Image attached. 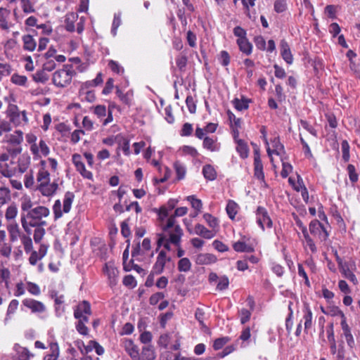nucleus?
<instances>
[{
	"instance_id": "obj_1",
	"label": "nucleus",
	"mask_w": 360,
	"mask_h": 360,
	"mask_svg": "<svg viewBox=\"0 0 360 360\" xmlns=\"http://www.w3.org/2000/svg\"><path fill=\"white\" fill-rule=\"evenodd\" d=\"M50 214L49 210L44 206L33 207L27 213H21V224L24 231L28 234H32V226H46L44 220Z\"/></svg>"
},
{
	"instance_id": "obj_2",
	"label": "nucleus",
	"mask_w": 360,
	"mask_h": 360,
	"mask_svg": "<svg viewBox=\"0 0 360 360\" xmlns=\"http://www.w3.org/2000/svg\"><path fill=\"white\" fill-rule=\"evenodd\" d=\"M188 209L186 207H178L175 210L174 214L169 216L167 219V223L162 226L164 231H169L170 235V241L174 245L179 247L181 238L183 236V230L179 224H176V217H182L187 213Z\"/></svg>"
},
{
	"instance_id": "obj_3",
	"label": "nucleus",
	"mask_w": 360,
	"mask_h": 360,
	"mask_svg": "<svg viewBox=\"0 0 360 360\" xmlns=\"http://www.w3.org/2000/svg\"><path fill=\"white\" fill-rule=\"evenodd\" d=\"M23 141V133L15 130L13 134H6L2 142L7 143V151L13 156H16L22 151L21 143Z\"/></svg>"
},
{
	"instance_id": "obj_4",
	"label": "nucleus",
	"mask_w": 360,
	"mask_h": 360,
	"mask_svg": "<svg viewBox=\"0 0 360 360\" xmlns=\"http://www.w3.org/2000/svg\"><path fill=\"white\" fill-rule=\"evenodd\" d=\"M75 72L71 66L56 71L53 75V83L58 87H65L70 84Z\"/></svg>"
},
{
	"instance_id": "obj_5",
	"label": "nucleus",
	"mask_w": 360,
	"mask_h": 360,
	"mask_svg": "<svg viewBox=\"0 0 360 360\" xmlns=\"http://www.w3.org/2000/svg\"><path fill=\"white\" fill-rule=\"evenodd\" d=\"M6 116L15 127L25 124L28 122L26 111H20L18 106L15 105H8V109L6 110Z\"/></svg>"
},
{
	"instance_id": "obj_6",
	"label": "nucleus",
	"mask_w": 360,
	"mask_h": 360,
	"mask_svg": "<svg viewBox=\"0 0 360 360\" xmlns=\"http://www.w3.org/2000/svg\"><path fill=\"white\" fill-rule=\"evenodd\" d=\"M257 222L264 231L265 226L267 228L272 226V221L270 219L266 210L263 207H258L256 212Z\"/></svg>"
},
{
	"instance_id": "obj_7",
	"label": "nucleus",
	"mask_w": 360,
	"mask_h": 360,
	"mask_svg": "<svg viewBox=\"0 0 360 360\" xmlns=\"http://www.w3.org/2000/svg\"><path fill=\"white\" fill-rule=\"evenodd\" d=\"M72 162L75 165L77 170L82 174L83 177L88 179H92V173L86 169L84 164L82 161V157L80 155L74 154L72 155Z\"/></svg>"
},
{
	"instance_id": "obj_8",
	"label": "nucleus",
	"mask_w": 360,
	"mask_h": 360,
	"mask_svg": "<svg viewBox=\"0 0 360 360\" xmlns=\"http://www.w3.org/2000/svg\"><path fill=\"white\" fill-rule=\"evenodd\" d=\"M170 258L167 257L166 252L161 250L157 257L155 263L153 266L151 271L154 272L156 275H159L163 272L165 264L167 261H169Z\"/></svg>"
},
{
	"instance_id": "obj_9",
	"label": "nucleus",
	"mask_w": 360,
	"mask_h": 360,
	"mask_svg": "<svg viewBox=\"0 0 360 360\" xmlns=\"http://www.w3.org/2000/svg\"><path fill=\"white\" fill-rule=\"evenodd\" d=\"M22 304L33 313H41L46 310V307L41 302L31 298L24 299Z\"/></svg>"
},
{
	"instance_id": "obj_10",
	"label": "nucleus",
	"mask_w": 360,
	"mask_h": 360,
	"mask_svg": "<svg viewBox=\"0 0 360 360\" xmlns=\"http://www.w3.org/2000/svg\"><path fill=\"white\" fill-rule=\"evenodd\" d=\"M309 231L311 234H320V238L322 240H326L328 234L323 227V226L318 221L313 220L309 224Z\"/></svg>"
},
{
	"instance_id": "obj_11",
	"label": "nucleus",
	"mask_w": 360,
	"mask_h": 360,
	"mask_svg": "<svg viewBox=\"0 0 360 360\" xmlns=\"http://www.w3.org/2000/svg\"><path fill=\"white\" fill-rule=\"evenodd\" d=\"M124 347L126 352L133 360H141V356L139 348L135 345L132 340H127L124 342Z\"/></svg>"
},
{
	"instance_id": "obj_12",
	"label": "nucleus",
	"mask_w": 360,
	"mask_h": 360,
	"mask_svg": "<svg viewBox=\"0 0 360 360\" xmlns=\"http://www.w3.org/2000/svg\"><path fill=\"white\" fill-rule=\"evenodd\" d=\"M84 314H91V305L89 302L86 300L80 302L74 311V316L75 319H79Z\"/></svg>"
},
{
	"instance_id": "obj_13",
	"label": "nucleus",
	"mask_w": 360,
	"mask_h": 360,
	"mask_svg": "<svg viewBox=\"0 0 360 360\" xmlns=\"http://www.w3.org/2000/svg\"><path fill=\"white\" fill-rule=\"evenodd\" d=\"M281 55L283 59L288 63L292 64L293 62V56L292 55L290 46L285 39H282L280 43Z\"/></svg>"
},
{
	"instance_id": "obj_14",
	"label": "nucleus",
	"mask_w": 360,
	"mask_h": 360,
	"mask_svg": "<svg viewBox=\"0 0 360 360\" xmlns=\"http://www.w3.org/2000/svg\"><path fill=\"white\" fill-rule=\"evenodd\" d=\"M14 354H13V360H29L31 356L28 349L15 344L13 347Z\"/></svg>"
},
{
	"instance_id": "obj_15",
	"label": "nucleus",
	"mask_w": 360,
	"mask_h": 360,
	"mask_svg": "<svg viewBox=\"0 0 360 360\" xmlns=\"http://www.w3.org/2000/svg\"><path fill=\"white\" fill-rule=\"evenodd\" d=\"M58 188V184L56 182H48L46 184H39L38 186V190L43 195L51 196L56 192Z\"/></svg>"
},
{
	"instance_id": "obj_16",
	"label": "nucleus",
	"mask_w": 360,
	"mask_h": 360,
	"mask_svg": "<svg viewBox=\"0 0 360 360\" xmlns=\"http://www.w3.org/2000/svg\"><path fill=\"white\" fill-rule=\"evenodd\" d=\"M217 262L215 255L209 253H201L197 255L195 259L196 264L199 265H208Z\"/></svg>"
},
{
	"instance_id": "obj_17",
	"label": "nucleus",
	"mask_w": 360,
	"mask_h": 360,
	"mask_svg": "<svg viewBox=\"0 0 360 360\" xmlns=\"http://www.w3.org/2000/svg\"><path fill=\"white\" fill-rule=\"evenodd\" d=\"M140 356L141 359L142 360H155L156 358V353L154 347L151 345L143 346Z\"/></svg>"
},
{
	"instance_id": "obj_18",
	"label": "nucleus",
	"mask_w": 360,
	"mask_h": 360,
	"mask_svg": "<svg viewBox=\"0 0 360 360\" xmlns=\"http://www.w3.org/2000/svg\"><path fill=\"white\" fill-rule=\"evenodd\" d=\"M254 169H255V176L258 179L263 180L264 179V174L263 172V165L262 163V160L259 156V154L256 152L255 154L254 159Z\"/></svg>"
},
{
	"instance_id": "obj_19",
	"label": "nucleus",
	"mask_w": 360,
	"mask_h": 360,
	"mask_svg": "<svg viewBox=\"0 0 360 360\" xmlns=\"http://www.w3.org/2000/svg\"><path fill=\"white\" fill-rule=\"evenodd\" d=\"M103 83L102 74L98 73L96 77L94 79L86 81L82 84L79 94H82V91L87 90L90 87L97 86Z\"/></svg>"
},
{
	"instance_id": "obj_20",
	"label": "nucleus",
	"mask_w": 360,
	"mask_h": 360,
	"mask_svg": "<svg viewBox=\"0 0 360 360\" xmlns=\"http://www.w3.org/2000/svg\"><path fill=\"white\" fill-rule=\"evenodd\" d=\"M78 15L74 13H68L65 19V28L67 31L72 32L75 31V22L77 20Z\"/></svg>"
},
{
	"instance_id": "obj_21",
	"label": "nucleus",
	"mask_w": 360,
	"mask_h": 360,
	"mask_svg": "<svg viewBox=\"0 0 360 360\" xmlns=\"http://www.w3.org/2000/svg\"><path fill=\"white\" fill-rule=\"evenodd\" d=\"M237 44L239 46L240 51L246 55H250L252 53V45L247 39V38L238 39Z\"/></svg>"
},
{
	"instance_id": "obj_22",
	"label": "nucleus",
	"mask_w": 360,
	"mask_h": 360,
	"mask_svg": "<svg viewBox=\"0 0 360 360\" xmlns=\"http://www.w3.org/2000/svg\"><path fill=\"white\" fill-rule=\"evenodd\" d=\"M327 333H328V340L330 344V352L333 354H335L337 353V346H336V342H335L334 332H333V323L330 324V326L328 327Z\"/></svg>"
},
{
	"instance_id": "obj_23",
	"label": "nucleus",
	"mask_w": 360,
	"mask_h": 360,
	"mask_svg": "<svg viewBox=\"0 0 360 360\" xmlns=\"http://www.w3.org/2000/svg\"><path fill=\"white\" fill-rule=\"evenodd\" d=\"M195 232L197 235H199L205 238L210 239L214 236L212 231L208 230L203 225L198 224L195 226Z\"/></svg>"
},
{
	"instance_id": "obj_24",
	"label": "nucleus",
	"mask_w": 360,
	"mask_h": 360,
	"mask_svg": "<svg viewBox=\"0 0 360 360\" xmlns=\"http://www.w3.org/2000/svg\"><path fill=\"white\" fill-rule=\"evenodd\" d=\"M23 49L29 51H33L37 46V43L30 34H26L22 37Z\"/></svg>"
},
{
	"instance_id": "obj_25",
	"label": "nucleus",
	"mask_w": 360,
	"mask_h": 360,
	"mask_svg": "<svg viewBox=\"0 0 360 360\" xmlns=\"http://www.w3.org/2000/svg\"><path fill=\"white\" fill-rule=\"evenodd\" d=\"M75 195L70 191L65 193L63 199V211L64 213H68L70 211Z\"/></svg>"
},
{
	"instance_id": "obj_26",
	"label": "nucleus",
	"mask_w": 360,
	"mask_h": 360,
	"mask_svg": "<svg viewBox=\"0 0 360 360\" xmlns=\"http://www.w3.org/2000/svg\"><path fill=\"white\" fill-rule=\"evenodd\" d=\"M203 147L210 151H218L219 150V144L217 143V139H214L209 136H206L203 140Z\"/></svg>"
},
{
	"instance_id": "obj_27",
	"label": "nucleus",
	"mask_w": 360,
	"mask_h": 360,
	"mask_svg": "<svg viewBox=\"0 0 360 360\" xmlns=\"http://www.w3.org/2000/svg\"><path fill=\"white\" fill-rule=\"evenodd\" d=\"M202 174L204 177L209 181H213L217 177V172L211 165H205L202 167Z\"/></svg>"
},
{
	"instance_id": "obj_28",
	"label": "nucleus",
	"mask_w": 360,
	"mask_h": 360,
	"mask_svg": "<svg viewBox=\"0 0 360 360\" xmlns=\"http://www.w3.org/2000/svg\"><path fill=\"white\" fill-rule=\"evenodd\" d=\"M236 150L242 158H246L248 156V146L242 139L237 140Z\"/></svg>"
},
{
	"instance_id": "obj_29",
	"label": "nucleus",
	"mask_w": 360,
	"mask_h": 360,
	"mask_svg": "<svg viewBox=\"0 0 360 360\" xmlns=\"http://www.w3.org/2000/svg\"><path fill=\"white\" fill-rule=\"evenodd\" d=\"M272 147L274 149L271 150L270 148L267 149V153L269 155H271L272 153H275L276 155L281 154V152L284 150V146L283 144L280 143L278 138H275L272 141Z\"/></svg>"
},
{
	"instance_id": "obj_30",
	"label": "nucleus",
	"mask_w": 360,
	"mask_h": 360,
	"mask_svg": "<svg viewBox=\"0 0 360 360\" xmlns=\"http://www.w3.org/2000/svg\"><path fill=\"white\" fill-rule=\"evenodd\" d=\"M21 242L23 245L24 250L26 253H28L32 250L33 246H32V240L30 237V235L22 234L20 236Z\"/></svg>"
},
{
	"instance_id": "obj_31",
	"label": "nucleus",
	"mask_w": 360,
	"mask_h": 360,
	"mask_svg": "<svg viewBox=\"0 0 360 360\" xmlns=\"http://www.w3.org/2000/svg\"><path fill=\"white\" fill-rule=\"evenodd\" d=\"M116 94L122 103L128 105L131 104L133 96L131 91H128L126 94H124L120 89L117 88Z\"/></svg>"
},
{
	"instance_id": "obj_32",
	"label": "nucleus",
	"mask_w": 360,
	"mask_h": 360,
	"mask_svg": "<svg viewBox=\"0 0 360 360\" xmlns=\"http://www.w3.org/2000/svg\"><path fill=\"white\" fill-rule=\"evenodd\" d=\"M303 319L304 320V331L307 333L312 326V312L308 306L305 307Z\"/></svg>"
},
{
	"instance_id": "obj_33",
	"label": "nucleus",
	"mask_w": 360,
	"mask_h": 360,
	"mask_svg": "<svg viewBox=\"0 0 360 360\" xmlns=\"http://www.w3.org/2000/svg\"><path fill=\"white\" fill-rule=\"evenodd\" d=\"M341 274L344 276V277L347 275V274H350L353 272V270L355 269L356 266L353 261L351 262H345L342 264V266H338Z\"/></svg>"
},
{
	"instance_id": "obj_34",
	"label": "nucleus",
	"mask_w": 360,
	"mask_h": 360,
	"mask_svg": "<svg viewBox=\"0 0 360 360\" xmlns=\"http://www.w3.org/2000/svg\"><path fill=\"white\" fill-rule=\"evenodd\" d=\"M233 248L236 252H251L254 250L252 247L242 241H238L235 243L233 245Z\"/></svg>"
},
{
	"instance_id": "obj_35",
	"label": "nucleus",
	"mask_w": 360,
	"mask_h": 360,
	"mask_svg": "<svg viewBox=\"0 0 360 360\" xmlns=\"http://www.w3.org/2000/svg\"><path fill=\"white\" fill-rule=\"evenodd\" d=\"M238 205L233 200H229L226 205V212L231 219H234L238 212Z\"/></svg>"
},
{
	"instance_id": "obj_36",
	"label": "nucleus",
	"mask_w": 360,
	"mask_h": 360,
	"mask_svg": "<svg viewBox=\"0 0 360 360\" xmlns=\"http://www.w3.org/2000/svg\"><path fill=\"white\" fill-rule=\"evenodd\" d=\"M232 103H233L234 108L238 111L247 110L249 107L248 101L247 99L240 100L238 98H235V99H233Z\"/></svg>"
},
{
	"instance_id": "obj_37",
	"label": "nucleus",
	"mask_w": 360,
	"mask_h": 360,
	"mask_svg": "<svg viewBox=\"0 0 360 360\" xmlns=\"http://www.w3.org/2000/svg\"><path fill=\"white\" fill-rule=\"evenodd\" d=\"M122 23L121 13H115L114 18L112 24L111 34L113 37L117 35V30Z\"/></svg>"
},
{
	"instance_id": "obj_38",
	"label": "nucleus",
	"mask_w": 360,
	"mask_h": 360,
	"mask_svg": "<svg viewBox=\"0 0 360 360\" xmlns=\"http://www.w3.org/2000/svg\"><path fill=\"white\" fill-rule=\"evenodd\" d=\"M174 167L177 176V179L179 180L183 179L185 177L186 171L185 166L179 162H175L174 164Z\"/></svg>"
},
{
	"instance_id": "obj_39",
	"label": "nucleus",
	"mask_w": 360,
	"mask_h": 360,
	"mask_svg": "<svg viewBox=\"0 0 360 360\" xmlns=\"http://www.w3.org/2000/svg\"><path fill=\"white\" fill-rule=\"evenodd\" d=\"M44 226H33L35 228L34 231V240L36 243H39L45 235Z\"/></svg>"
},
{
	"instance_id": "obj_40",
	"label": "nucleus",
	"mask_w": 360,
	"mask_h": 360,
	"mask_svg": "<svg viewBox=\"0 0 360 360\" xmlns=\"http://www.w3.org/2000/svg\"><path fill=\"white\" fill-rule=\"evenodd\" d=\"M32 78L36 82L45 83L49 79V75L43 69L41 70L37 71L32 75Z\"/></svg>"
},
{
	"instance_id": "obj_41",
	"label": "nucleus",
	"mask_w": 360,
	"mask_h": 360,
	"mask_svg": "<svg viewBox=\"0 0 360 360\" xmlns=\"http://www.w3.org/2000/svg\"><path fill=\"white\" fill-rule=\"evenodd\" d=\"M191 263L190 260L186 258H181L178 262V269L179 271L187 272L191 269Z\"/></svg>"
},
{
	"instance_id": "obj_42",
	"label": "nucleus",
	"mask_w": 360,
	"mask_h": 360,
	"mask_svg": "<svg viewBox=\"0 0 360 360\" xmlns=\"http://www.w3.org/2000/svg\"><path fill=\"white\" fill-rule=\"evenodd\" d=\"M50 346L52 353L46 355L44 360H57L59 354L58 346L56 343H52Z\"/></svg>"
},
{
	"instance_id": "obj_43",
	"label": "nucleus",
	"mask_w": 360,
	"mask_h": 360,
	"mask_svg": "<svg viewBox=\"0 0 360 360\" xmlns=\"http://www.w3.org/2000/svg\"><path fill=\"white\" fill-rule=\"evenodd\" d=\"M341 149L342 153V159L345 162L349 160V145L346 140H343L341 143Z\"/></svg>"
},
{
	"instance_id": "obj_44",
	"label": "nucleus",
	"mask_w": 360,
	"mask_h": 360,
	"mask_svg": "<svg viewBox=\"0 0 360 360\" xmlns=\"http://www.w3.org/2000/svg\"><path fill=\"white\" fill-rule=\"evenodd\" d=\"M227 115L229 121L231 124V127L240 128L241 127V120L236 117V115L230 110L227 111Z\"/></svg>"
},
{
	"instance_id": "obj_45",
	"label": "nucleus",
	"mask_w": 360,
	"mask_h": 360,
	"mask_svg": "<svg viewBox=\"0 0 360 360\" xmlns=\"http://www.w3.org/2000/svg\"><path fill=\"white\" fill-rule=\"evenodd\" d=\"M26 285H27L26 289L30 294H32L33 295H36V296L40 295V293H41L40 288L37 284L29 281V282H27Z\"/></svg>"
},
{
	"instance_id": "obj_46",
	"label": "nucleus",
	"mask_w": 360,
	"mask_h": 360,
	"mask_svg": "<svg viewBox=\"0 0 360 360\" xmlns=\"http://www.w3.org/2000/svg\"><path fill=\"white\" fill-rule=\"evenodd\" d=\"M11 129L12 127L10 120H0V136H1L4 133H8L11 131Z\"/></svg>"
},
{
	"instance_id": "obj_47",
	"label": "nucleus",
	"mask_w": 360,
	"mask_h": 360,
	"mask_svg": "<svg viewBox=\"0 0 360 360\" xmlns=\"http://www.w3.org/2000/svg\"><path fill=\"white\" fill-rule=\"evenodd\" d=\"M187 200L191 202L193 209L198 212L201 210L202 204L200 200L195 198L194 195L188 196Z\"/></svg>"
},
{
	"instance_id": "obj_48",
	"label": "nucleus",
	"mask_w": 360,
	"mask_h": 360,
	"mask_svg": "<svg viewBox=\"0 0 360 360\" xmlns=\"http://www.w3.org/2000/svg\"><path fill=\"white\" fill-rule=\"evenodd\" d=\"M229 341V338L228 337L217 338L214 342L213 347L215 350H219L221 349Z\"/></svg>"
},
{
	"instance_id": "obj_49",
	"label": "nucleus",
	"mask_w": 360,
	"mask_h": 360,
	"mask_svg": "<svg viewBox=\"0 0 360 360\" xmlns=\"http://www.w3.org/2000/svg\"><path fill=\"white\" fill-rule=\"evenodd\" d=\"M11 82L20 86H24L27 82V77L23 75H19L18 74H14L11 77Z\"/></svg>"
},
{
	"instance_id": "obj_50",
	"label": "nucleus",
	"mask_w": 360,
	"mask_h": 360,
	"mask_svg": "<svg viewBox=\"0 0 360 360\" xmlns=\"http://www.w3.org/2000/svg\"><path fill=\"white\" fill-rule=\"evenodd\" d=\"M49 173L46 170H40L37 174V181L39 184L49 182Z\"/></svg>"
},
{
	"instance_id": "obj_51",
	"label": "nucleus",
	"mask_w": 360,
	"mask_h": 360,
	"mask_svg": "<svg viewBox=\"0 0 360 360\" xmlns=\"http://www.w3.org/2000/svg\"><path fill=\"white\" fill-rule=\"evenodd\" d=\"M203 218L210 227L216 228L217 226H218L219 223L217 219L211 215L210 214H205Z\"/></svg>"
},
{
	"instance_id": "obj_52",
	"label": "nucleus",
	"mask_w": 360,
	"mask_h": 360,
	"mask_svg": "<svg viewBox=\"0 0 360 360\" xmlns=\"http://www.w3.org/2000/svg\"><path fill=\"white\" fill-rule=\"evenodd\" d=\"M11 72V68L8 63H0V80L4 77L8 76Z\"/></svg>"
},
{
	"instance_id": "obj_53",
	"label": "nucleus",
	"mask_w": 360,
	"mask_h": 360,
	"mask_svg": "<svg viewBox=\"0 0 360 360\" xmlns=\"http://www.w3.org/2000/svg\"><path fill=\"white\" fill-rule=\"evenodd\" d=\"M229 281L227 276H223L219 278V282L217 285V289L219 290H224L229 287Z\"/></svg>"
},
{
	"instance_id": "obj_54",
	"label": "nucleus",
	"mask_w": 360,
	"mask_h": 360,
	"mask_svg": "<svg viewBox=\"0 0 360 360\" xmlns=\"http://www.w3.org/2000/svg\"><path fill=\"white\" fill-rule=\"evenodd\" d=\"M53 210L55 219H58L62 217L63 211L61 210V202L60 200H57L55 201L54 205L53 206Z\"/></svg>"
},
{
	"instance_id": "obj_55",
	"label": "nucleus",
	"mask_w": 360,
	"mask_h": 360,
	"mask_svg": "<svg viewBox=\"0 0 360 360\" xmlns=\"http://www.w3.org/2000/svg\"><path fill=\"white\" fill-rule=\"evenodd\" d=\"M239 314L240 316V323L242 324H245L250 320L251 316V311L246 309H242L240 310Z\"/></svg>"
},
{
	"instance_id": "obj_56",
	"label": "nucleus",
	"mask_w": 360,
	"mask_h": 360,
	"mask_svg": "<svg viewBox=\"0 0 360 360\" xmlns=\"http://www.w3.org/2000/svg\"><path fill=\"white\" fill-rule=\"evenodd\" d=\"M347 172L349 180L352 183L356 182L358 181V174L356 173L355 167L353 165H349L347 166Z\"/></svg>"
},
{
	"instance_id": "obj_57",
	"label": "nucleus",
	"mask_w": 360,
	"mask_h": 360,
	"mask_svg": "<svg viewBox=\"0 0 360 360\" xmlns=\"http://www.w3.org/2000/svg\"><path fill=\"white\" fill-rule=\"evenodd\" d=\"M105 271L108 274L109 278L110 279V282L115 283L116 277L118 273L117 270L112 266H105Z\"/></svg>"
},
{
	"instance_id": "obj_58",
	"label": "nucleus",
	"mask_w": 360,
	"mask_h": 360,
	"mask_svg": "<svg viewBox=\"0 0 360 360\" xmlns=\"http://www.w3.org/2000/svg\"><path fill=\"white\" fill-rule=\"evenodd\" d=\"M123 284L127 287L133 288L136 285V281L133 276L127 275L123 279Z\"/></svg>"
},
{
	"instance_id": "obj_59",
	"label": "nucleus",
	"mask_w": 360,
	"mask_h": 360,
	"mask_svg": "<svg viewBox=\"0 0 360 360\" xmlns=\"http://www.w3.org/2000/svg\"><path fill=\"white\" fill-rule=\"evenodd\" d=\"M21 6L25 13H30L34 12L33 6L30 0H21Z\"/></svg>"
},
{
	"instance_id": "obj_60",
	"label": "nucleus",
	"mask_w": 360,
	"mask_h": 360,
	"mask_svg": "<svg viewBox=\"0 0 360 360\" xmlns=\"http://www.w3.org/2000/svg\"><path fill=\"white\" fill-rule=\"evenodd\" d=\"M17 208L15 206H9L5 214V217L8 220L13 219L17 215Z\"/></svg>"
},
{
	"instance_id": "obj_61",
	"label": "nucleus",
	"mask_w": 360,
	"mask_h": 360,
	"mask_svg": "<svg viewBox=\"0 0 360 360\" xmlns=\"http://www.w3.org/2000/svg\"><path fill=\"white\" fill-rule=\"evenodd\" d=\"M255 46L260 50L266 49V41L262 36H257L254 39Z\"/></svg>"
},
{
	"instance_id": "obj_62",
	"label": "nucleus",
	"mask_w": 360,
	"mask_h": 360,
	"mask_svg": "<svg viewBox=\"0 0 360 360\" xmlns=\"http://www.w3.org/2000/svg\"><path fill=\"white\" fill-rule=\"evenodd\" d=\"M186 106L191 113H195L196 110V105L192 96H188L186 99Z\"/></svg>"
},
{
	"instance_id": "obj_63",
	"label": "nucleus",
	"mask_w": 360,
	"mask_h": 360,
	"mask_svg": "<svg viewBox=\"0 0 360 360\" xmlns=\"http://www.w3.org/2000/svg\"><path fill=\"white\" fill-rule=\"evenodd\" d=\"M108 66L112 70V71L116 72L117 74H121L124 72L123 68L121 67L116 61H114L112 60H110Z\"/></svg>"
},
{
	"instance_id": "obj_64",
	"label": "nucleus",
	"mask_w": 360,
	"mask_h": 360,
	"mask_svg": "<svg viewBox=\"0 0 360 360\" xmlns=\"http://www.w3.org/2000/svg\"><path fill=\"white\" fill-rule=\"evenodd\" d=\"M94 112L99 118H103L106 115V108L103 105H98L94 108Z\"/></svg>"
}]
</instances>
